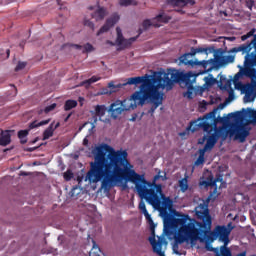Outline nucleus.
Returning <instances> with one entry per match:
<instances>
[{"mask_svg":"<svg viewBox=\"0 0 256 256\" xmlns=\"http://www.w3.org/2000/svg\"><path fill=\"white\" fill-rule=\"evenodd\" d=\"M247 39H249V36L247 34L241 36L242 41H247Z\"/></svg>","mask_w":256,"mask_h":256,"instance_id":"obj_53","label":"nucleus"},{"mask_svg":"<svg viewBox=\"0 0 256 256\" xmlns=\"http://www.w3.org/2000/svg\"><path fill=\"white\" fill-rule=\"evenodd\" d=\"M246 87H247V90L250 91V89H251V84H248Z\"/></svg>","mask_w":256,"mask_h":256,"instance_id":"obj_61","label":"nucleus"},{"mask_svg":"<svg viewBox=\"0 0 256 256\" xmlns=\"http://www.w3.org/2000/svg\"><path fill=\"white\" fill-rule=\"evenodd\" d=\"M220 253L217 252L216 256H232L231 249L227 248L225 244L220 247Z\"/></svg>","mask_w":256,"mask_h":256,"instance_id":"obj_28","label":"nucleus"},{"mask_svg":"<svg viewBox=\"0 0 256 256\" xmlns=\"http://www.w3.org/2000/svg\"><path fill=\"white\" fill-rule=\"evenodd\" d=\"M207 151H209V149H207L205 146L203 147V149L199 150V156L200 157H205V153H207Z\"/></svg>","mask_w":256,"mask_h":256,"instance_id":"obj_44","label":"nucleus"},{"mask_svg":"<svg viewBox=\"0 0 256 256\" xmlns=\"http://www.w3.org/2000/svg\"><path fill=\"white\" fill-rule=\"evenodd\" d=\"M91 51H95V48L91 45V43H86L83 46L82 53H91Z\"/></svg>","mask_w":256,"mask_h":256,"instance_id":"obj_32","label":"nucleus"},{"mask_svg":"<svg viewBox=\"0 0 256 256\" xmlns=\"http://www.w3.org/2000/svg\"><path fill=\"white\" fill-rule=\"evenodd\" d=\"M219 123V119H217V108L213 111L207 113L203 117H199L196 120H192L188 127L187 131H199V129H203L208 135H210L204 145L208 151H211L213 147L217 144V140L219 136L217 135V124Z\"/></svg>","mask_w":256,"mask_h":256,"instance_id":"obj_4","label":"nucleus"},{"mask_svg":"<svg viewBox=\"0 0 256 256\" xmlns=\"http://www.w3.org/2000/svg\"><path fill=\"white\" fill-rule=\"evenodd\" d=\"M253 33H255V30H251L250 32L247 33L248 37H253Z\"/></svg>","mask_w":256,"mask_h":256,"instance_id":"obj_54","label":"nucleus"},{"mask_svg":"<svg viewBox=\"0 0 256 256\" xmlns=\"http://www.w3.org/2000/svg\"><path fill=\"white\" fill-rule=\"evenodd\" d=\"M155 21H157V23H155ZM169 21H171V16H169L165 13H160L155 18H153L152 21L149 19L144 20L142 23V27H143L144 31H147V29H149V27L159 28V27H161V24H159V23H169Z\"/></svg>","mask_w":256,"mask_h":256,"instance_id":"obj_9","label":"nucleus"},{"mask_svg":"<svg viewBox=\"0 0 256 256\" xmlns=\"http://www.w3.org/2000/svg\"><path fill=\"white\" fill-rule=\"evenodd\" d=\"M56 107H57V104H56V103H53V104L47 106V107L44 109V112H45V113H51V111H53Z\"/></svg>","mask_w":256,"mask_h":256,"instance_id":"obj_41","label":"nucleus"},{"mask_svg":"<svg viewBox=\"0 0 256 256\" xmlns=\"http://www.w3.org/2000/svg\"><path fill=\"white\" fill-rule=\"evenodd\" d=\"M97 81H101V77L99 76H92L88 80H84L81 82L82 87H86V89H89L93 83H97Z\"/></svg>","mask_w":256,"mask_h":256,"instance_id":"obj_21","label":"nucleus"},{"mask_svg":"<svg viewBox=\"0 0 256 256\" xmlns=\"http://www.w3.org/2000/svg\"><path fill=\"white\" fill-rule=\"evenodd\" d=\"M202 185L210 187V194L206 201L201 200V203L195 207V215L199 222L195 221V219H191L187 214L172 219V225L180 227L177 235L174 237L176 245H183V243H189V241L195 243V241L199 239L200 231L204 233L211 231L213 219L209 213V201L219 197V195H221L219 190L227 187V183L223 181V175L217 173L215 177L213 174H210L206 180L202 182Z\"/></svg>","mask_w":256,"mask_h":256,"instance_id":"obj_2","label":"nucleus"},{"mask_svg":"<svg viewBox=\"0 0 256 256\" xmlns=\"http://www.w3.org/2000/svg\"><path fill=\"white\" fill-rule=\"evenodd\" d=\"M84 26L88 27L92 31H95V24L91 20H89L87 18H84Z\"/></svg>","mask_w":256,"mask_h":256,"instance_id":"obj_34","label":"nucleus"},{"mask_svg":"<svg viewBox=\"0 0 256 256\" xmlns=\"http://www.w3.org/2000/svg\"><path fill=\"white\" fill-rule=\"evenodd\" d=\"M246 77H255L256 78V69L255 68H249L245 72Z\"/></svg>","mask_w":256,"mask_h":256,"instance_id":"obj_37","label":"nucleus"},{"mask_svg":"<svg viewBox=\"0 0 256 256\" xmlns=\"http://www.w3.org/2000/svg\"><path fill=\"white\" fill-rule=\"evenodd\" d=\"M11 149H13V147L4 149V153H7L8 151H11Z\"/></svg>","mask_w":256,"mask_h":256,"instance_id":"obj_59","label":"nucleus"},{"mask_svg":"<svg viewBox=\"0 0 256 256\" xmlns=\"http://www.w3.org/2000/svg\"><path fill=\"white\" fill-rule=\"evenodd\" d=\"M89 255L90 256H101V248H99V246L97 245V243H95V241H93V247L90 250Z\"/></svg>","mask_w":256,"mask_h":256,"instance_id":"obj_25","label":"nucleus"},{"mask_svg":"<svg viewBox=\"0 0 256 256\" xmlns=\"http://www.w3.org/2000/svg\"><path fill=\"white\" fill-rule=\"evenodd\" d=\"M50 121H51V119L42 120L38 123L36 121H34L33 122V127L35 128V127H43V125H49Z\"/></svg>","mask_w":256,"mask_h":256,"instance_id":"obj_35","label":"nucleus"},{"mask_svg":"<svg viewBox=\"0 0 256 256\" xmlns=\"http://www.w3.org/2000/svg\"><path fill=\"white\" fill-rule=\"evenodd\" d=\"M130 109H137V104L133 100V96L130 99H126L124 101L116 100L109 107V112L112 119H117L123 111H130Z\"/></svg>","mask_w":256,"mask_h":256,"instance_id":"obj_7","label":"nucleus"},{"mask_svg":"<svg viewBox=\"0 0 256 256\" xmlns=\"http://www.w3.org/2000/svg\"><path fill=\"white\" fill-rule=\"evenodd\" d=\"M220 81H226L225 87H231V80H226V78L221 76Z\"/></svg>","mask_w":256,"mask_h":256,"instance_id":"obj_46","label":"nucleus"},{"mask_svg":"<svg viewBox=\"0 0 256 256\" xmlns=\"http://www.w3.org/2000/svg\"><path fill=\"white\" fill-rule=\"evenodd\" d=\"M28 151L31 153L33 152V148H29Z\"/></svg>","mask_w":256,"mask_h":256,"instance_id":"obj_64","label":"nucleus"},{"mask_svg":"<svg viewBox=\"0 0 256 256\" xmlns=\"http://www.w3.org/2000/svg\"><path fill=\"white\" fill-rule=\"evenodd\" d=\"M241 77V73H237L234 75V83H237V81H239V78Z\"/></svg>","mask_w":256,"mask_h":256,"instance_id":"obj_47","label":"nucleus"},{"mask_svg":"<svg viewBox=\"0 0 256 256\" xmlns=\"http://www.w3.org/2000/svg\"><path fill=\"white\" fill-rule=\"evenodd\" d=\"M219 108H220V109H224V108H225V103H221V104L219 105Z\"/></svg>","mask_w":256,"mask_h":256,"instance_id":"obj_57","label":"nucleus"},{"mask_svg":"<svg viewBox=\"0 0 256 256\" xmlns=\"http://www.w3.org/2000/svg\"><path fill=\"white\" fill-rule=\"evenodd\" d=\"M92 115V129H95V124L97 121H101V117L105 116L107 113V106L105 105H96L94 111H90ZM99 117V119L97 118Z\"/></svg>","mask_w":256,"mask_h":256,"instance_id":"obj_12","label":"nucleus"},{"mask_svg":"<svg viewBox=\"0 0 256 256\" xmlns=\"http://www.w3.org/2000/svg\"><path fill=\"white\" fill-rule=\"evenodd\" d=\"M197 53H207V48H191L190 55L191 57H194V55H197Z\"/></svg>","mask_w":256,"mask_h":256,"instance_id":"obj_30","label":"nucleus"},{"mask_svg":"<svg viewBox=\"0 0 256 256\" xmlns=\"http://www.w3.org/2000/svg\"><path fill=\"white\" fill-rule=\"evenodd\" d=\"M212 243L213 242H209V240L206 238V250L212 252L218 251L217 248H213V246H211Z\"/></svg>","mask_w":256,"mask_h":256,"instance_id":"obj_40","label":"nucleus"},{"mask_svg":"<svg viewBox=\"0 0 256 256\" xmlns=\"http://www.w3.org/2000/svg\"><path fill=\"white\" fill-rule=\"evenodd\" d=\"M203 163H205V157L198 156L197 160L195 161V165L199 166V165H203Z\"/></svg>","mask_w":256,"mask_h":256,"instance_id":"obj_42","label":"nucleus"},{"mask_svg":"<svg viewBox=\"0 0 256 256\" xmlns=\"http://www.w3.org/2000/svg\"><path fill=\"white\" fill-rule=\"evenodd\" d=\"M83 145H84V147H87V145H89V139L84 138L83 139Z\"/></svg>","mask_w":256,"mask_h":256,"instance_id":"obj_49","label":"nucleus"},{"mask_svg":"<svg viewBox=\"0 0 256 256\" xmlns=\"http://www.w3.org/2000/svg\"><path fill=\"white\" fill-rule=\"evenodd\" d=\"M59 127H61V123L57 122L55 124V121L52 122L48 128L43 132V139L44 141L47 139H50V137H53V133H55L56 129H59Z\"/></svg>","mask_w":256,"mask_h":256,"instance_id":"obj_16","label":"nucleus"},{"mask_svg":"<svg viewBox=\"0 0 256 256\" xmlns=\"http://www.w3.org/2000/svg\"><path fill=\"white\" fill-rule=\"evenodd\" d=\"M138 209L141 211V213H143L147 223H149L153 229V227H155V223L153 222V218H151V214H149V211H147V207L145 206V202L143 200L139 202Z\"/></svg>","mask_w":256,"mask_h":256,"instance_id":"obj_15","label":"nucleus"},{"mask_svg":"<svg viewBox=\"0 0 256 256\" xmlns=\"http://www.w3.org/2000/svg\"><path fill=\"white\" fill-rule=\"evenodd\" d=\"M189 57H191V52L183 54L179 58L180 63L188 65V67H195L197 60H189Z\"/></svg>","mask_w":256,"mask_h":256,"instance_id":"obj_20","label":"nucleus"},{"mask_svg":"<svg viewBox=\"0 0 256 256\" xmlns=\"http://www.w3.org/2000/svg\"><path fill=\"white\" fill-rule=\"evenodd\" d=\"M128 79L129 78H127L123 84H118V85H115V83L110 82V83H108V87H109V89H111V91H117L115 89H121V87H125L127 85H135V84H125V83H127Z\"/></svg>","mask_w":256,"mask_h":256,"instance_id":"obj_27","label":"nucleus"},{"mask_svg":"<svg viewBox=\"0 0 256 256\" xmlns=\"http://www.w3.org/2000/svg\"><path fill=\"white\" fill-rule=\"evenodd\" d=\"M116 33H117V38H116V45H118L117 51H121L123 49H127V47H131V45H133V43H135V41H137L139 36L136 37H131L129 39H125V37H123V31L121 30L120 27L116 28Z\"/></svg>","mask_w":256,"mask_h":256,"instance_id":"obj_10","label":"nucleus"},{"mask_svg":"<svg viewBox=\"0 0 256 256\" xmlns=\"http://www.w3.org/2000/svg\"><path fill=\"white\" fill-rule=\"evenodd\" d=\"M77 107V100H67L64 104V111H71Z\"/></svg>","mask_w":256,"mask_h":256,"instance_id":"obj_23","label":"nucleus"},{"mask_svg":"<svg viewBox=\"0 0 256 256\" xmlns=\"http://www.w3.org/2000/svg\"><path fill=\"white\" fill-rule=\"evenodd\" d=\"M179 187H180V191L182 193H185V191H187V189H189V182H188L187 178H183V179L179 180Z\"/></svg>","mask_w":256,"mask_h":256,"instance_id":"obj_26","label":"nucleus"},{"mask_svg":"<svg viewBox=\"0 0 256 256\" xmlns=\"http://www.w3.org/2000/svg\"><path fill=\"white\" fill-rule=\"evenodd\" d=\"M255 98H253L251 95L246 94V96L244 97V102L245 103H251V101H254Z\"/></svg>","mask_w":256,"mask_h":256,"instance_id":"obj_43","label":"nucleus"},{"mask_svg":"<svg viewBox=\"0 0 256 256\" xmlns=\"http://www.w3.org/2000/svg\"><path fill=\"white\" fill-rule=\"evenodd\" d=\"M251 128L247 126V124H243L242 122L232 124L229 130L230 137L235 135V139H239L240 143H245L247 137H249V133Z\"/></svg>","mask_w":256,"mask_h":256,"instance_id":"obj_8","label":"nucleus"},{"mask_svg":"<svg viewBox=\"0 0 256 256\" xmlns=\"http://www.w3.org/2000/svg\"><path fill=\"white\" fill-rule=\"evenodd\" d=\"M220 59H221V65H225L226 63H233L235 61V56L228 55L226 57L223 56Z\"/></svg>","mask_w":256,"mask_h":256,"instance_id":"obj_29","label":"nucleus"},{"mask_svg":"<svg viewBox=\"0 0 256 256\" xmlns=\"http://www.w3.org/2000/svg\"><path fill=\"white\" fill-rule=\"evenodd\" d=\"M121 7H129V5H137L135 0H119Z\"/></svg>","mask_w":256,"mask_h":256,"instance_id":"obj_31","label":"nucleus"},{"mask_svg":"<svg viewBox=\"0 0 256 256\" xmlns=\"http://www.w3.org/2000/svg\"><path fill=\"white\" fill-rule=\"evenodd\" d=\"M172 7H187V5H195V0H167Z\"/></svg>","mask_w":256,"mask_h":256,"instance_id":"obj_17","label":"nucleus"},{"mask_svg":"<svg viewBox=\"0 0 256 256\" xmlns=\"http://www.w3.org/2000/svg\"><path fill=\"white\" fill-rule=\"evenodd\" d=\"M195 66L201 67L204 69V73H209V71H213L217 67V59L211 58L209 60H196Z\"/></svg>","mask_w":256,"mask_h":256,"instance_id":"obj_13","label":"nucleus"},{"mask_svg":"<svg viewBox=\"0 0 256 256\" xmlns=\"http://www.w3.org/2000/svg\"><path fill=\"white\" fill-rule=\"evenodd\" d=\"M15 133V130H5L0 134V145L1 147H7L11 143V135Z\"/></svg>","mask_w":256,"mask_h":256,"instance_id":"obj_14","label":"nucleus"},{"mask_svg":"<svg viewBox=\"0 0 256 256\" xmlns=\"http://www.w3.org/2000/svg\"><path fill=\"white\" fill-rule=\"evenodd\" d=\"M31 129H33V122L29 123V129L18 131V139H20L21 145H25V143H27V136Z\"/></svg>","mask_w":256,"mask_h":256,"instance_id":"obj_19","label":"nucleus"},{"mask_svg":"<svg viewBox=\"0 0 256 256\" xmlns=\"http://www.w3.org/2000/svg\"><path fill=\"white\" fill-rule=\"evenodd\" d=\"M184 97H187L188 99H193V90H189L184 94Z\"/></svg>","mask_w":256,"mask_h":256,"instance_id":"obj_45","label":"nucleus"},{"mask_svg":"<svg viewBox=\"0 0 256 256\" xmlns=\"http://www.w3.org/2000/svg\"><path fill=\"white\" fill-rule=\"evenodd\" d=\"M154 76H156V81H159V87L167 89V91H171L175 83H183L189 91L195 90L194 83L197 81V74H193V72L183 73L177 69L169 68L166 72H158Z\"/></svg>","mask_w":256,"mask_h":256,"instance_id":"obj_5","label":"nucleus"},{"mask_svg":"<svg viewBox=\"0 0 256 256\" xmlns=\"http://www.w3.org/2000/svg\"><path fill=\"white\" fill-rule=\"evenodd\" d=\"M57 4H58V5H63V3L61 2V0H57Z\"/></svg>","mask_w":256,"mask_h":256,"instance_id":"obj_63","label":"nucleus"},{"mask_svg":"<svg viewBox=\"0 0 256 256\" xmlns=\"http://www.w3.org/2000/svg\"><path fill=\"white\" fill-rule=\"evenodd\" d=\"M25 67H27V62H22L19 61L18 64L15 67V71H23V69H25Z\"/></svg>","mask_w":256,"mask_h":256,"instance_id":"obj_38","label":"nucleus"},{"mask_svg":"<svg viewBox=\"0 0 256 256\" xmlns=\"http://www.w3.org/2000/svg\"><path fill=\"white\" fill-rule=\"evenodd\" d=\"M237 256H247V253L245 252H241L240 254H238Z\"/></svg>","mask_w":256,"mask_h":256,"instance_id":"obj_58","label":"nucleus"},{"mask_svg":"<svg viewBox=\"0 0 256 256\" xmlns=\"http://www.w3.org/2000/svg\"><path fill=\"white\" fill-rule=\"evenodd\" d=\"M228 41H235V37H228Z\"/></svg>","mask_w":256,"mask_h":256,"instance_id":"obj_60","label":"nucleus"},{"mask_svg":"<svg viewBox=\"0 0 256 256\" xmlns=\"http://www.w3.org/2000/svg\"><path fill=\"white\" fill-rule=\"evenodd\" d=\"M9 55H11V50L7 49L6 50V59H9Z\"/></svg>","mask_w":256,"mask_h":256,"instance_id":"obj_55","label":"nucleus"},{"mask_svg":"<svg viewBox=\"0 0 256 256\" xmlns=\"http://www.w3.org/2000/svg\"><path fill=\"white\" fill-rule=\"evenodd\" d=\"M107 45H111L112 47H114L115 43L111 40H107Z\"/></svg>","mask_w":256,"mask_h":256,"instance_id":"obj_56","label":"nucleus"},{"mask_svg":"<svg viewBox=\"0 0 256 256\" xmlns=\"http://www.w3.org/2000/svg\"><path fill=\"white\" fill-rule=\"evenodd\" d=\"M119 19H121V16H119V14H112L111 17L106 20L105 24L99 29V31L97 32V36L103 35V33H107L109 29L115 27V25L119 23Z\"/></svg>","mask_w":256,"mask_h":256,"instance_id":"obj_11","label":"nucleus"},{"mask_svg":"<svg viewBox=\"0 0 256 256\" xmlns=\"http://www.w3.org/2000/svg\"><path fill=\"white\" fill-rule=\"evenodd\" d=\"M106 16L107 9L100 6H98V9L91 14L92 19H95V21H103V19H105Z\"/></svg>","mask_w":256,"mask_h":256,"instance_id":"obj_18","label":"nucleus"},{"mask_svg":"<svg viewBox=\"0 0 256 256\" xmlns=\"http://www.w3.org/2000/svg\"><path fill=\"white\" fill-rule=\"evenodd\" d=\"M138 33H139V35H141V34L143 33V29L140 28V29L138 30Z\"/></svg>","mask_w":256,"mask_h":256,"instance_id":"obj_62","label":"nucleus"},{"mask_svg":"<svg viewBox=\"0 0 256 256\" xmlns=\"http://www.w3.org/2000/svg\"><path fill=\"white\" fill-rule=\"evenodd\" d=\"M73 115V113H69L65 119H64V123H67V121H69V119H71V116Z\"/></svg>","mask_w":256,"mask_h":256,"instance_id":"obj_48","label":"nucleus"},{"mask_svg":"<svg viewBox=\"0 0 256 256\" xmlns=\"http://www.w3.org/2000/svg\"><path fill=\"white\" fill-rule=\"evenodd\" d=\"M204 81L207 87H213V85L217 83V78L213 77V74H209L207 77L204 78Z\"/></svg>","mask_w":256,"mask_h":256,"instance_id":"obj_24","label":"nucleus"},{"mask_svg":"<svg viewBox=\"0 0 256 256\" xmlns=\"http://www.w3.org/2000/svg\"><path fill=\"white\" fill-rule=\"evenodd\" d=\"M73 47H75V49H78V50H83V46L82 45H79V44H74Z\"/></svg>","mask_w":256,"mask_h":256,"instance_id":"obj_51","label":"nucleus"},{"mask_svg":"<svg viewBox=\"0 0 256 256\" xmlns=\"http://www.w3.org/2000/svg\"><path fill=\"white\" fill-rule=\"evenodd\" d=\"M94 161L90 162V169L86 173L85 181L89 183L101 182L104 191H111L119 181H130L135 184V189L140 199H145L146 203L155 209H171L173 200L163 193V185L157 184L159 179L167 180V176L156 174L152 182L147 181L145 176L138 174L129 162L127 150H115L108 144H101L93 151Z\"/></svg>","mask_w":256,"mask_h":256,"instance_id":"obj_1","label":"nucleus"},{"mask_svg":"<svg viewBox=\"0 0 256 256\" xmlns=\"http://www.w3.org/2000/svg\"><path fill=\"white\" fill-rule=\"evenodd\" d=\"M125 85H141L140 90L132 94V99L136 106L145 105V101H151L152 106L148 113H155L157 107L162 105L163 96L159 89H163V86H159V81L155 75L154 77L147 74L145 76L130 77Z\"/></svg>","mask_w":256,"mask_h":256,"instance_id":"obj_3","label":"nucleus"},{"mask_svg":"<svg viewBox=\"0 0 256 256\" xmlns=\"http://www.w3.org/2000/svg\"><path fill=\"white\" fill-rule=\"evenodd\" d=\"M20 175H22L23 177H27L28 175H31V173L25 172V171H21Z\"/></svg>","mask_w":256,"mask_h":256,"instance_id":"obj_50","label":"nucleus"},{"mask_svg":"<svg viewBox=\"0 0 256 256\" xmlns=\"http://www.w3.org/2000/svg\"><path fill=\"white\" fill-rule=\"evenodd\" d=\"M154 253H157L159 256H165V253L161 251V245H153Z\"/></svg>","mask_w":256,"mask_h":256,"instance_id":"obj_39","label":"nucleus"},{"mask_svg":"<svg viewBox=\"0 0 256 256\" xmlns=\"http://www.w3.org/2000/svg\"><path fill=\"white\" fill-rule=\"evenodd\" d=\"M75 189H77V187H73V189L70 191L71 197H75Z\"/></svg>","mask_w":256,"mask_h":256,"instance_id":"obj_52","label":"nucleus"},{"mask_svg":"<svg viewBox=\"0 0 256 256\" xmlns=\"http://www.w3.org/2000/svg\"><path fill=\"white\" fill-rule=\"evenodd\" d=\"M241 51L243 53H249L251 51V44L241 45L232 49V53H239Z\"/></svg>","mask_w":256,"mask_h":256,"instance_id":"obj_22","label":"nucleus"},{"mask_svg":"<svg viewBox=\"0 0 256 256\" xmlns=\"http://www.w3.org/2000/svg\"><path fill=\"white\" fill-rule=\"evenodd\" d=\"M11 90L8 91V97H17V87L15 84H10Z\"/></svg>","mask_w":256,"mask_h":256,"instance_id":"obj_33","label":"nucleus"},{"mask_svg":"<svg viewBox=\"0 0 256 256\" xmlns=\"http://www.w3.org/2000/svg\"><path fill=\"white\" fill-rule=\"evenodd\" d=\"M63 177L66 181H71V179H73L74 174L73 171H71V169H68L64 174Z\"/></svg>","mask_w":256,"mask_h":256,"instance_id":"obj_36","label":"nucleus"},{"mask_svg":"<svg viewBox=\"0 0 256 256\" xmlns=\"http://www.w3.org/2000/svg\"><path fill=\"white\" fill-rule=\"evenodd\" d=\"M233 231V226L231 223L225 225H217L215 228L206 235V239H208L209 243H213L214 241H219V243H224V245H229L231 240L229 236Z\"/></svg>","mask_w":256,"mask_h":256,"instance_id":"obj_6","label":"nucleus"}]
</instances>
